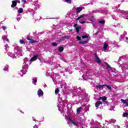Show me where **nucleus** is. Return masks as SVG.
Wrapping results in <instances>:
<instances>
[{
  "label": "nucleus",
  "instance_id": "nucleus-25",
  "mask_svg": "<svg viewBox=\"0 0 128 128\" xmlns=\"http://www.w3.org/2000/svg\"><path fill=\"white\" fill-rule=\"evenodd\" d=\"M20 44H24L25 43H24V40H20Z\"/></svg>",
  "mask_w": 128,
  "mask_h": 128
},
{
  "label": "nucleus",
  "instance_id": "nucleus-9",
  "mask_svg": "<svg viewBox=\"0 0 128 128\" xmlns=\"http://www.w3.org/2000/svg\"><path fill=\"white\" fill-rule=\"evenodd\" d=\"M80 30H82V26H78L76 27V31L77 34L80 33Z\"/></svg>",
  "mask_w": 128,
  "mask_h": 128
},
{
  "label": "nucleus",
  "instance_id": "nucleus-30",
  "mask_svg": "<svg viewBox=\"0 0 128 128\" xmlns=\"http://www.w3.org/2000/svg\"><path fill=\"white\" fill-rule=\"evenodd\" d=\"M2 30H6V26H2Z\"/></svg>",
  "mask_w": 128,
  "mask_h": 128
},
{
  "label": "nucleus",
  "instance_id": "nucleus-29",
  "mask_svg": "<svg viewBox=\"0 0 128 128\" xmlns=\"http://www.w3.org/2000/svg\"><path fill=\"white\" fill-rule=\"evenodd\" d=\"M72 124H74V126H78V123H76L74 122V121H72Z\"/></svg>",
  "mask_w": 128,
  "mask_h": 128
},
{
  "label": "nucleus",
  "instance_id": "nucleus-2",
  "mask_svg": "<svg viewBox=\"0 0 128 128\" xmlns=\"http://www.w3.org/2000/svg\"><path fill=\"white\" fill-rule=\"evenodd\" d=\"M94 60L97 62V64H102V61H100V57H98V56L95 57Z\"/></svg>",
  "mask_w": 128,
  "mask_h": 128
},
{
  "label": "nucleus",
  "instance_id": "nucleus-20",
  "mask_svg": "<svg viewBox=\"0 0 128 128\" xmlns=\"http://www.w3.org/2000/svg\"><path fill=\"white\" fill-rule=\"evenodd\" d=\"M104 86H106L108 90H112V87L108 84H104Z\"/></svg>",
  "mask_w": 128,
  "mask_h": 128
},
{
  "label": "nucleus",
  "instance_id": "nucleus-21",
  "mask_svg": "<svg viewBox=\"0 0 128 128\" xmlns=\"http://www.w3.org/2000/svg\"><path fill=\"white\" fill-rule=\"evenodd\" d=\"M127 116H128V112H124L122 114L123 118H126Z\"/></svg>",
  "mask_w": 128,
  "mask_h": 128
},
{
  "label": "nucleus",
  "instance_id": "nucleus-36",
  "mask_svg": "<svg viewBox=\"0 0 128 128\" xmlns=\"http://www.w3.org/2000/svg\"><path fill=\"white\" fill-rule=\"evenodd\" d=\"M80 24H86V21H82V22H80Z\"/></svg>",
  "mask_w": 128,
  "mask_h": 128
},
{
  "label": "nucleus",
  "instance_id": "nucleus-31",
  "mask_svg": "<svg viewBox=\"0 0 128 128\" xmlns=\"http://www.w3.org/2000/svg\"><path fill=\"white\" fill-rule=\"evenodd\" d=\"M63 40H66V38H68V36H64L62 37Z\"/></svg>",
  "mask_w": 128,
  "mask_h": 128
},
{
  "label": "nucleus",
  "instance_id": "nucleus-15",
  "mask_svg": "<svg viewBox=\"0 0 128 128\" xmlns=\"http://www.w3.org/2000/svg\"><path fill=\"white\" fill-rule=\"evenodd\" d=\"M18 12L19 14H22V12H24V9L22 8H20L19 10H18Z\"/></svg>",
  "mask_w": 128,
  "mask_h": 128
},
{
  "label": "nucleus",
  "instance_id": "nucleus-18",
  "mask_svg": "<svg viewBox=\"0 0 128 128\" xmlns=\"http://www.w3.org/2000/svg\"><path fill=\"white\" fill-rule=\"evenodd\" d=\"M52 46H58V43L56 42H52Z\"/></svg>",
  "mask_w": 128,
  "mask_h": 128
},
{
  "label": "nucleus",
  "instance_id": "nucleus-1",
  "mask_svg": "<svg viewBox=\"0 0 128 128\" xmlns=\"http://www.w3.org/2000/svg\"><path fill=\"white\" fill-rule=\"evenodd\" d=\"M100 104H102V101H98L95 104V106L96 108H98V106Z\"/></svg>",
  "mask_w": 128,
  "mask_h": 128
},
{
  "label": "nucleus",
  "instance_id": "nucleus-46",
  "mask_svg": "<svg viewBox=\"0 0 128 128\" xmlns=\"http://www.w3.org/2000/svg\"><path fill=\"white\" fill-rule=\"evenodd\" d=\"M6 40H7V42H8V39H7Z\"/></svg>",
  "mask_w": 128,
  "mask_h": 128
},
{
  "label": "nucleus",
  "instance_id": "nucleus-10",
  "mask_svg": "<svg viewBox=\"0 0 128 128\" xmlns=\"http://www.w3.org/2000/svg\"><path fill=\"white\" fill-rule=\"evenodd\" d=\"M64 48L62 46H59L58 48V50L60 52H64Z\"/></svg>",
  "mask_w": 128,
  "mask_h": 128
},
{
  "label": "nucleus",
  "instance_id": "nucleus-40",
  "mask_svg": "<svg viewBox=\"0 0 128 128\" xmlns=\"http://www.w3.org/2000/svg\"><path fill=\"white\" fill-rule=\"evenodd\" d=\"M27 40H30H30H32V38H30V37H28V38H27Z\"/></svg>",
  "mask_w": 128,
  "mask_h": 128
},
{
  "label": "nucleus",
  "instance_id": "nucleus-22",
  "mask_svg": "<svg viewBox=\"0 0 128 128\" xmlns=\"http://www.w3.org/2000/svg\"><path fill=\"white\" fill-rule=\"evenodd\" d=\"M99 24H106V21L104 20H100Z\"/></svg>",
  "mask_w": 128,
  "mask_h": 128
},
{
  "label": "nucleus",
  "instance_id": "nucleus-41",
  "mask_svg": "<svg viewBox=\"0 0 128 128\" xmlns=\"http://www.w3.org/2000/svg\"><path fill=\"white\" fill-rule=\"evenodd\" d=\"M94 54L95 56V58H96V56H98V54H96V53H94Z\"/></svg>",
  "mask_w": 128,
  "mask_h": 128
},
{
  "label": "nucleus",
  "instance_id": "nucleus-37",
  "mask_svg": "<svg viewBox=\"0 0 128 128\" xmlns=\"http://www.w3.org/2000/svg\"><path fill=\"white\" fill-rule=\"evenodd\" d=\"M78 26V24H74L73 26L74 28H76Z\"/></svg>",
  "mask_w": 128,
  "mask_h": 128
},
{
  "label": "nucleus",
  "instance_id": "nucleus-38",
  "mask_svg": "<svg viewBox=\"0 0 128 128\" xmlns=\"http://www.w3.org/2000/svg\"><path fill=\"white\" fill-rule=\"evenodd\" d=\"M102 97L100 96V97L98 98V100H102Z\"/></svg>",
  "mask_w": 128,
  "mask_h": 128
},
{
  "label": "nucleus",
  "instance_id": "nucleus-43",
  "mask_svg": "<svg viewBox=\"0 0 128 128\" xmlns=\"http://www.w3.org/2000/svg\"><path fill=\"white\" fill-rule=\"evenodd\" d=\"M98 34V32H97L95 34L96 36V34Z\"/></svg>",
  "mask_w": 128,
  "mask_h": 128
},
{
  "label": "nucleus",
  "instance_id": "nucleus-42",
  "mask_svg": "<svg viewBox=\"0 0 128 128\" xmlns=\"http://www.w3.org/2000/svg\"><path fill=\"white\" fill-rule=\"evenodd\" d=\"M34 128H38V126L36 125H35L33 127Z\"/></svg>",
  "mask_w": 128,
  "mask_h": 128
},
{
  "label": "nucleus",
  "instance_id": "nucleus-4",
  "mask_svg": "<svg viewBox=\"0 0 128 128\" xmlns=\"http://www.w3.org/2000/svg\"><path fill=\"white\" fill-rule=\"evenodd\" d=\"M16 0H12V4L11 5V7L14 8H16Z\"/></svg>",
  "mask_w": 128,
  "mask_h": 128
},
{
  "label": "nucleus",
  "instance_id": "nucleus-33",
  "mask_svg": "<svg viewBox=\"0 0 128 128\" xmlns=\"http://www.w3.org/2000/svg\"><path fill=\"white\" fill-rule=\"evenodd\" d=\"M68 120H69L70 122H72V120L70 118H67Z\"/></svg>",
  "mask_w": 128,
  "mask_h": 128
},
{
  "label": "nucleus",
  "instance_id": "nucleus-7",
  "mask_svg": "<svg viewBox=\"0 0 128 128\" xmlns=\"http://www.w3.org/2000/svg\"><path fill=\"white\" fill-rule=\"evenodd\" d=\"M88 40H86L84 42H79L80 44H88Z\"/></svg>",
  "mask_w": 128,
  "mask_h": 128
},
{
  "label": "nucleus",
  "instance_id": "nucleus-11",
  "mask_svg": "<svg viewBox=\"0 0 128 128\" xmlns=\"http://www.w3.org/2000/svg\"><path fill=\"white\" fill-rule=\"evenodd\" d=\"M82 107H79L76 108L77 114H80V112H82Z\"/></svg>",
  "mask_w": 128,
  "mask_h": 128
},
{
  "label": "nucleus",
  "instance_id": "nucleus-26",
  "mask_svg": "<svg viewBox=\"0 0 128 128\" xmlns=\"http://www.w3.org/2000/svg\"><path fill=\"white\" fill-rule=\"evenodd\" d=\"M88 38V35H84L82 36V38Z\"/></svg>",
  "mask_w": 128,
  "mask_h": 128
},
{
  "label": "nucleus",
  "instance_id": "nucleus-8",
  "mask_svg": "<svg viewBox=\"0 0 128 128\" xmlns=\"http://www.w3.org/2000/svg\"><path fill=\"white\" fill-rule=\"evenodd\" d=\"M39 41H36V40H34L33 39H31L30 41H29V43L30 44H34L36 42H38Z\"/></svg>",
  "mask_w": 128,
  "mask_h": 128
},
{
  "label": "nucleus",
  "instance_id": "nucleus-6",
  "mask_svg": "<svg viewBox=\"0 0 128 128\" xmlns=\"http://www.w3.org/2000/svg\"><path fill=\"white\" fill-rule=\"evenodd\" d=\"M38 96H43L44 95V92H42V89H40L38 91Z\"/></svg>",
  "mask_w": 128,
  "mask_h": 128
},
{
  "label": "nucleus",
  "instance_id": "nucleus-34",
  "mask_svg": "<svg viewBox=\"0 0 128 128\" xmlns=\"http://www.w3.org/2000/svg\"><path fill=\"white\" fill-rule=\"evenodd\" d=\"M16 4H20V0H16Z\"/></svg>",
  "mask_w": 128,
  "mask_h": 128
},
{
  "label": "nucleus",
  "instance_id": "nucleus-39",
  "mask_svg": "<svg viewBox=\"0 0 128 128\" xmlns=\"http://www.w3.org/2000/svg\"><path fill=\"white\" fill-rule=\"evenodd\" d=\"M124 106V108H126V106H128V102Z\"/></svg>",
  "mask_w": 128,
  "mask_h": 128
},
{
  "label": "nucleus",
  "instance_id": "nucleus-19",
  "mask_svg": "<svg viewBox=\"0 0 128 128\" xmlns=\"http://www.w3.org/2000/svg\"><path fill=\"white\" fill-rule=\"evenodd\" d=\"M10 66H6L4 68V70H8Z\"/></svg>",
  "mask_w": 128,
  "mask_h": 128
},
{
  "label": "nucleus",
  "instance_id": "nucleus-17",
  "mask_svg": "<svg viewBox=\"0 0 128 128\" xmlns=\"http://www.w3.org/2000/svg\"><path fill=\"white\" fill-rule=\"evenodd\" d=\"M104 64H105L106 66H107L108 68H110V66L106 62H104Z\"/></svg>",
  "mask_w": 128,
  "mask_h": 128
},
{
  "label": "nucleus",
  "instance_id": "nucleus-14",
  "mask_svg": "<svg viewBox=\"0 0 128 128\" xmlns=\"http://www.w3.org/2000/svg\"><path fill=\"white\" fill-rule=\"evenodd\" d=\"M102 100L103 102H106V96H102Z\"/></svg>",
  "mask_w": 128,
  "mask_h": 128
},
{
  "label": "nucleus",
  "instance_id": "nucleus-24",
  "mask_svg": "<svg viewBox=\"0 0 128 128\" xmlns=\"http://www.w3.org/2000/svg\"><path fill=\"white\" fill-rule=\"evenodd\" d=\"M121 102H123V104H126L128 102L126 101V100H124V99H121Z\"/></svg>",
  "mask_w": 128,
  "mask_h": 128
},
{
  "label": "nucleus",
  "instance_id": "nucleus-23",
  "mask_svg": "<svg viewBox=\"0 0 128 128\" xmlns=\"http://www.w3.org/2000/svg\"><path fill=\"white\" fill-rule=\"evenodd\" d=\"M58 92H60V89H58V88H57L55 90V94H58Z\"/></svg>",
  "mask_w": 128,
  "mask_h": 128
},
{
  "label": "nucleus",
  "instance_id": "nucleus-32",
  "mask_svg": "<svg viewBox=\"0 0 128 128\" xmlns=\"http://www.w3.org/2000/svg\"><path fill=\"white\" fill-rule=\"evenodd\" d=\"M36 82H38V80L36 79L32 81V84H36Z\"/></svg>",
  "mask_w": 128,
  "mask_h": 128
},
{
  "label": "nucleus",
  "instance_id": "nucleus-12",
  "mask_svg": "<svg viewBox=\"0 0 128 128\" xmlns=\"http://www.w3.org/2000/svg\"><path fill=\"white\" fill-rule=\"evenodd\" d=\"M104 84L100 85V84H98L96 86V88H104Z\"/></svg>",
  "mask_w": 128,
  "mask_h": 128
},
{
  "label": "nucleus",
  "instance_id": "nucleus-27",
  "mask_svg": "<svg viewBox=\"0 0 128 128\" xmlns=\"http://www.w3.org/2000/svg\"><path fill=\"white\" fill-rule=\"evenodd\" d=\"M76 40H82V38L80 37V36H77L76 38Z\"/></svg>",
  "mask_w": 128,
  "mask_h": 128
},
{
  "label": "nucleus",
  "instance_id": "nucleus-35",
  "mask_svg": "<svg viewBox=\"0 0 128 128\" xmlns=\"http://www.w3.org/2000/svg\"><path fill=\"white\" fill-rule=\"evenodd\" d=\"M22 2H24V4H26V0H22Z\"/></svg>",
  "mask_w": 128,
  "mask_h": 128
},
{
  "label": "nucleus",
  "instance_id": "nucleus-5",
  "mask_svg": "<svg viewBox=\"0 0 128 128\" xmlns=\"http://www.w3.org/2000/svg\"><path fill=\"white\" fill-rule=\"evenodd\" d=\"M82 10V7H78L76 9V12L78 14H80Z\"/></svg>",
  "mask_w": 128,
  "mask_h": 128
},
{
  "label": "nucleus",
  "instance_id": "nucleus-45",
  "mask_svg": "<svg viewBox=\"0 0 128 128\" xmlns=\"http://www.w3.org/2000/svg\"><path fill=\"white\" fill-rule=\"evenodd\" d=\"M126 40H128V37H126Z\"/></svg>",
  "mask_w": 128,
  "mask_h": 128
},
{
  "label": "nucleus",
  "instance_id": "nucleus-16",
  "mask_svg": "<svg viewBox=\"0 0 128 128\" xmlns=\"http://www.w3.org/2000/svg\"><path fill=\"white\" fill-rule=\"evenodd\" d=\"M84 14H82L80 15V16H78L76 20H78L80 18H84Z\"/></svg>",
  "mask_w": 128,
  "mask_h": 128
},
{
  "label": "nucleus",
  "instance_id": "nucleus-3",
  "mask_svg": "<svg viewBox=\"0 0 128 128\" xmlns=\"http://www.w3.org/2000/svg\"><path fill=\"white\" fill-rule=\"evenodd\" d=\"M38 58V55L34 56L33 57H32L31 58V59L30 60V62H34V60H36V58Z\"/></svg>",
  "mask_w": 128,
  "mask_h": 128
},
{
  "label": "nucleus",
  "instance_id": "nucleus-28",
  "mask_svg": "<svg viewBox=\"0 0 128 128\" xmlns=\"http://www.w3.org/2000/svg\"><path fill=\"white\" fill-rule=\"evenodd\" d=\"M66 2L68 4H72V0H65Z\"/></svg>",
  "mask_w": 128,
  "mask_h": 128
},
{
  "label": "nucleus",
  "instance_id": "nucleus-13",
  "mask_svg": "<svg viewBox=\"0 0 128 128\" xmlns=\"http://www.w3.org/2000/svg\"><path fill=\"white\" fill-rule=\"evenodd\" d=\"M108 44L104 43L103 48L104 50H106V48H108Z\"/></svg>",
  "mask_w": 128,
  "mask_h": 128
},
{
  "label": "nucleus",
  "instance_id": "nucleus-44",
  "mask_svg": "<svg viewBox=\"0 0 128 128\" xmlns=\"http://www.w3.org/2000/svg\"><path fill=\"white\" fill-rule=\"evenodd\" d=\"M72 29L70 30L69 32H72Z\"/></svg>",
  "mask_w": 128,
  "mask_h": 128
}]
</instances>
